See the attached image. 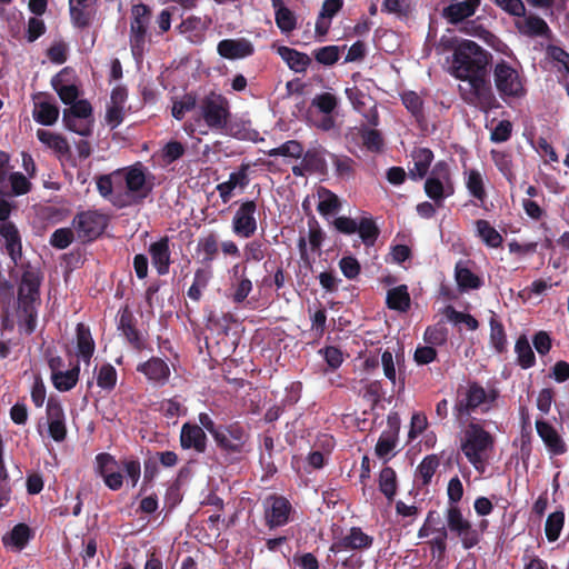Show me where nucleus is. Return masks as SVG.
Returning a JSON list of instances; mask_svg holds the SVG:
<instances>
[{
    "label": "nucleus",
    "instance_id": "1",
    "mask_svg": "<svg viewBox=\"0 0 569 569\" xmlns=\"http://www.w3.org/2000/svg\"><path fill=\"white\" fill-rule=\"evenodd\" d=\"M21 269L17 288V318L20 330L30 336L37 328L43 273L30 262L22 263Z\"/></svg>",
    "mask_w": 569,
    "mask_h": 569
},
{
    "label": "nucleus",
    "instance_id": "2",
    "mask_svg": "<svg viewBox=\"0 0 569 569\" xmlns=\"http://www.w3.org/2000/svg\"><path fill=\"white\" fill-rule=\"evenodd\" d=\"M96 462L104 485L113 491L122 488L124 477L131 487H136L141 477L140 460L132 456L117 460L112 455L101 452L96 456Z\"/></svg>",
    "mask_w": 569,
    "mask_h": 569
},
{
    "label": "nucleus",
    "instance_id": "3",
    "mask_svg": "<svg viewBox=\"0 0 569 569\" xmlns=\"http://www.w3.org/2000/svg\"><path fill=\"white\" fill-rule=\"evenodd\" d=\"M490 59L491 54L477 42L463 40L455 48L451 74L463 81L487 76Z\"/></svg>",
    "mask_w": 569,
    "mask_h": 569
},
{
    "label": "nucleus",
    "instance_id": "4",
    "mask_svg": "<svg viewBox=\"0 0 569 569\" xmlns=\"http://www.w3.org/2000/svg\"><path fill=\"white\" fill-rule=\"evenodd\" d=\"M250 439L249 427L240 421L223 425L213 437L218 450L231 461H239L250 452Z\"/></svg>",
    "mask_w": 569,
    "mask_h": 569
},
{
    "label": "nucleus",
    "instance_id": "5",
    "mask_svg": "<svg viewBox=\"0 0 569 569\" xmlns=\"http://www.w3.org/2000/svg\"><path fill=\"white\" fill-rule=\"evenodd\" d=\"M495 446L493 436L479 423L470 422L465 430L460 449L476 470L482 471L487 452Z\"/></svg>",
    "mask_w": 569,
    "mask_h": 569
},
{
    "label": "nucleus",
    "instance_id": "6",
    "mask_svg": "<svg viewBox=\"0 0 569 569\" xmlns=\"http://www.w3.org/2000/svg\"><path fill=\"white\" fill-rule=\"evenodd\" d=\"M199 114L211 130L222 131L231 118L229 101L222 94L212 92L200 101Z\"/></svg>",
    "mask_w": 569,
    "mask_h": 569
},
{
    "label": "nucleus",
    "instance_id": "7",
    "mask_svg": "<svg viewBox=\"0 0 569 569\" xmlns=\"http://www.w3.org/2000/svg\"><path fill=\"white\" fill-rule=\"evenodd\" d=\"M469 88L459 87L462 100L482 112L500 108L487 76L468 81Z\"/></svg>",
    "mask_w": 569,
    "mask_h": 569
},
{
    "label": "nucleus",
    "instance_id": "8",
    "mask_svg": "<svg viewBox=\"0 0 569 569\" xmlns=\"http://www.w3.org/2000/svg\"><path fill=\"white\" fill-rule=\"evenodd\" d=\"M493 80L496 89L503 100L507 98H521L526 93L518 70L505 60L499 61L495 66Z\"/></svg>",
    "mask_w": 569,
    "mask_h": 569
},
{
    "label": "nucleus",
    "instance_id": "9",
    "mask_svg": "<svg viewBox=\"0 0 569 569\" xmlns=\"http://www.w3.org/2000/svg\"><path fill=\"white\" fill-rule=\"evenodd\" d=\"M455 188L451 180L450 168L446 161H438L425 182V192L438 206L445 198L453 194Z\"/></svg>",
    "mask_w": 569,
    "mask_h": 569
},
{
    "label": "nucleus",
    "instance_id": "10",
    "mask_svg": "<svg viewBox=\"0 0 569 569\" xmlns=\"http://www.w3.org/2000/svg\"><path fill=\"white\" fill-rule=\"evenodd\" d=\"M123 176L127 197L130 203L140 204L152 192L153 183L147 180L146 169L141 162H137L130 167L120 169Z\"/></svg>",
    "mask_w": 569,
    "mask_h": 569
},
{
    "label": "nucleus",
    "instance_id": "11",
    "mask_svg": "<svg viewBox=\"0 0 569 569\" xmlns=\"http://www.w3.org/2000/svg\"><path fill=\"white\" fill-rule=\"evenodd\" d=\"M263 520L269 530L288 525L295 512L291 502L283 496L272 493L262 501Z\"/></svg>",
    "mask_w": 569,
    "mask_h": 569
},
{
    "label": "nucleus",
    "instance_id": "12",
    "mask_svg": "<svg viewBox=\"0 0 569 569\" xmlns=\"http://www.w3.org/2000/svg\"><path fill=\"white\" fill-rule=\"evenodd\" d=\"M107 226V216L97 210L81 211L72 220V227L81 242L96 240L103 233Z\"/></svg>",
    "mask_w": 569,
    "mask_h": 569
},
{
    "label": "nucleus",
    "instance_id": "13",
    "mask_svg": "<svg viewBox=\"0 0 569 569\" xmlns=\"http://www.w3.org/2000/svg\"><path fill=\"white\" fill-rule=\"evenodd\" d=\"M446 520L448 530L460 539L465 549H471L479 543V531L463 517L459 506L447 508Z\"/></svg>",
    "mask_w": 569,
    "mask_h": 569
},
{
    "label": "nucleus",
    "instance_id": "14",
    "mask_svg": "<svg viewBox=\"0 0 569 569\" xmlns=\"http://www.w3.org/2000/svg\"><path fill=\"white\" fill-rule=\"evenodd\" d=\"M130 47L133 56L142 54L146 46L147 30L151 18V10L144 3L133 4L131 8Z\"/></svg>",
    "mask_w": 569,
    "mask_h": 569
},
{
    "label": "nucleus",
    "instance_id": "15",
    "mask_svg": "<svg viewBox=\"0 0 569 569\" xmlns=\"http://www.w3.org/2000/svg\"><path fill=\"white\" fill-rule=\"evenodd\" d=\"M238 203L239 207L232 218V231L236 236L248 239L256 233L258 228L256 218L258 206L256 200L249 199Z\"/></svg>",
    "mask_w": 569,
    "mask_h": 569
},
{
    "label": "nucleus",
    "instance_id": "16",
    "mask_svg": "<svg viewBox=\"0 0 569 569\" xmlns=\"http://www.w3.org/2000/svg\"><path fill=\"white\" fill-rule=\"evenodd\" d=\"M400 432V418L397 412H390L387 417V429L383 430L376 443V455L383 459L391 455L398 443Z\"/></svg>",
    "mask_w": 569,
    "mask_h": 569
},
{
    "label": "nucleus",
    "instance_id": "17",
    "mask_svg": "<svg viewBox=\"0 0 569 569\" xmlns=\"http://www.w3.org/2000/svg\"><path fill=\"white\" fill-rule=\"evenodd\" d=\"M118 329L126 337L129 345L137 351L146 348V339L137 328V319L128 306L122 307L118 312Z\"/></svg>",
    "mask_w": 569,
    "mask_h": 569
},
{
    "label": "nucleus",
    "instance_id": "18",
    "mask_svg": "<svg viewBox=\"0 0 569 569\" xmlns=\"http://www.w3.org/2000/svg\"><path fill=\"white\" fill-rule=\"evenodd\" d=\"M487 391L478 382H471L468 386L466 395L455 405L457 418L468 417L480 406L486 405Z\"/></svg>",
    "mask_w": 569,
    "mask_h": 569
},
{
    "label": "nucleus",
    "instance_id": "19",
    "mask_svg": "<svg viewBox=\"0 0 569 569\" xmlns=\"http://www.w3.org/2000/svg\"><path fill=\"white\" fill-rule=\"evenodd\" d=\"M372 542L373 538L365 533L360 527H352L347 535L340 537L332 543L330 551L337 556L338 553L349 550L355 551L362 548H369Z\"/></svg>",
    "mask_w": 569,
    "mask_h": 569
},
{
    "label": "nucleus",
    "instance_id": "20",
    "mask_svg": "<svg viewBox=\"0 0 569 569\" xmlns=\"http://www.w3.org/2000/svg\"><path fill=\"white\" fill-rule=\"evenodd\" d=\"M180 446L183 450L204 453L208 447V437L197 423L184 422L180 430Z\"/></svg>",
    "mask_w": 569,
    "mask_h": 569
},
{
    "label": "nucleus",
    "instance_id": "21",
    "mask_svg": "<svg viewBox=\"0 0 569 569\" xmlns=\"http://www.w3.org/2000/svg\"><path fill=\"white\" fill-rule=\"evenodd\" d=\"M217 52L223 59H243L254 53V46L247 38L223 39L219 41Z\"/></svg>",
    "mask_w": 569,
    "mask_h": 569
},
{
    "label": "nucleus",
    "instance_id": "22",
    "mask_svg": "<svg viewBox=\"0 0 569 569\" xmlns=\"http://www.w3.org/2000/svg\"><path fill=\"white\" fill-rule=\"evenodd\" d=\"M250 163L242 162L237 171L230 173L229 179L224 182L217 184L216 189L223 203H227L236 188L244 189L249 182Z\"/></svg>",
    "mask_w": 569,
    "mask_h": 569
},
{
    "label": "nucleus",
    "instance_id": "23",
    "mask_svg": "<svg viewBox=\"0 0 569 569\" xmlns=\"http://www.w3.org/2000/svg\"><path fill=\"white\" fill-rule=\"evenodd\" d=\"M137 371L142 373L150 382L160 387L164 386L170 378L168 363L159 357H151L149 360L139 363Z\"/></svg>",
    "mask_w": 569,
    "mask_h": 569
},
{
    "label": "nucleus",
    "instance_id": "24",
    "mask_svg": "<svg viewBox=\"0 0 569 569\" xmlns=\"http://www.w3.org/2000/svg\"><path fill=\"white\" fill-rule=\"evenodd\" d=\"M151 262L159 276L169 273L171 264L170 239L164 236L149 246Z\"/></svg>",
    "mask_w": 569,
    "mask_h": 569
},
{
    "label": "nucleus",
    "instance_id": "25",
    "mask_svg": "<svg viewBox=\"0 0 569 569\" xmlns=\"http://www.w3.org/2000/svg\"><path fill=\"white\" fill-rule=\"evenodd\" d=\"M536 429L550 453L561 456L567 451V446L562 437L548 421L538 419L536 421Z\"/></svg>",
    "mask_w": 569,
    "mask_h": 569
},
{
    "label": "nucleus",
    "instance_id": "26",
    "mask_svg": "<svg viewBox=\"0 0 569 569\" xmlns=\"http://www.w3.org/2000/svg\"><path fill=\"white\" fill-rule=\"evenodd\" d=\"M480 2L481 0L451 2L449 6L443 8L442 16L451 24L460 23L476 13Z\"/></svg>",
    "mask_w": 569,
    "mask_h": 569
},
{
    "label": "nucleus",
    "instance_id": "27",
    "mask_svg": "<svg viewBox=\"0 0 569 569\" xmlns=\"http://www.w3.org/2000/svg\"><path fill=\"white\" fill-rule=\"evenodd\" d=\"M211 23L212 19L208 16H190L183 19L177 29L180 33L188 34V38L192 42L198 43L203 40L204 32L209 29Z\"/></svg>",
    "mask_w": 569,
    "mask_h": 569
},
{
    "label": "nucleus",
    "instance_id": "28",
    "mask_svg": "<svg viewBox=\"0 0 569 569\" xmlns=\"http://www.w3.org/2000/svg\"><path fill=\"white\" fill-rule=\"evenodd\" d=\"M97 0H69L70 18L74 27L84 29L90 26Z\"/></svg>",
    "mask_w": 569,
    "mask_h": 569
},
{
    "label": "nucleus",
    "instance_id": "29",
    "mask_svg": "<svg viewBox=\"0 0 569 569\" xmlns=\"http://www.w3.org/2000/svg\"><path fill=\"white\" fill-rule=\"evenodd\" d=\"M121 176V170H116L110 174H101L97 177V190L100 196L104 199L111 201V203L117 208H124L128 206V201H126L122 194L113 193V178Z\"/></svg>",
    "mask_w": 569,
    "mask_h": 569
},
{
    "label": "nucleus",
    "instance_id": "30",
    "mask_svg": "<svg viewBox=\"0 0 569 569\" xmlns=\"http://www.w3.org/2000/svg\"><path fill=\"white\" fill-rule=\"evenodd\" d=\"M77 355L86 363H89L94 350L96 343L90 328L84 323H78L76 328Z\"/></svg>",
    "mask_w": 569,
    "mask_h": 569
},
{
    "label": "nucleus",
    "instance_id": "31",
    "mask_svg": "<svg viewBox=\"0 0 569 569\" xmlns=\"http://www.w3.org/2000/svg\"><path fill=\"white\" fill-rule=\"evenodd\" d=\"M32 537L33 532L28 525L18 523L9 532L3 535L2 543L6 548L20 551L28 545Z\"/></svg>",
    "mask_w": 569,
    "mask_h": 569
},
{
    "label": "nucleus",
    "instance_id": "32",
    "mask_svg": "<svg viewBox=\"0 0 569 569\" xmlns=\"http://www.w3.org/2000/svg\"><path fill=\"white\" fill-rule=\"evenodd\" d=\"M278 54L297 73H305L312 62L307 53L286 46L278 48Z\"/></svg>",
    "mask_w": 569,
    "mask_h": 569
},
{
    "label": "nucleus",
    "instance_id": "33",
    "mask_svg": "<svg viewBox=\"0 0 569 569\" xmlns=\"http://www.w3.org/2000/svg\"><path fill=\"white\" fill-rule=\"evenodd\" d=\"M455 279L461 291L476 290L483 284L482 279L473 273L463 261L456 263Z\"/></svg>",
    "mask_w": 569,
    "mask_h": 569
},
{
    "label": "nucleus",
    "instance_id": "34",
    "mask_svg": "<svg viewBox=\"0 0 569 569\" xmlns=\"http://www.w3.org/2000/svg\"><path fill=\"white\" fill-rule=\"evenodd\" d=\"M68 73V68L62 69L59 73H57L52 80L51 84L54 91L58 93L59 98L64 104H71L78 100L79 89L76 84H66L63 81V77Z\"/></svg>",
    "mask_w": 569,
    "mask_h": 569
},
{
    "label": "nucleus",
    "instance_id": "35",
    "mask_svg": "<svg viewBox=\"0 0 569 569\" xmlns=\"http://www.w3.org/2000/svg\"><path fill=\"white\" fill-rule=\"evenodd\" d=\"M413 169H410L409 174L412 179H422L429 171L431 162L433 161V152L428 148H419L412 152Z\"/></svg>",
    "mask_w": 569,
    "mask_h": 569
},
{
    "label": "nucleus",
    "instance_id": "36",
    "mask_svg": "<svg viewBox=\"0 0 569 569\" xmlns=\"http://www.w3.org/2000/svg\"><path fill=\"white\" fill-rule=\"evenodd\" d=\"M386 303L389 309L407 312L410 309V295L406 284L395 287L387 292Z\"/></svg>",
    "mask_w": 569,
    "mask_h": 569
},
{
    "label": "nucleus",
    "instance_id": "37",
    "mask_svg": "<svg viewBox=\"0 0 569 569\" xmlns=\"http://www.w3.org/2000/svg\"><path fill=\"white\" fill-rule=\"evenodd\" d=\"M212 270L210 267L198 268L194 271L193 282L187 291V296L194 302H199L202 298V291L208 287L212 279Z\"/></svg>",
    "mask_w": 569,
    "mask_h": 569
},
{
    "label": "nucleus",
    "instance_id": "38",
    "mask_svg": "<svg viewBox=\"0 0 569 569\" xmlns=\"http://www.w3.org/2000/svg\"><path fill=\"white\" fill-rule=\"evenodd\" d=\"M80 376V365L79 361L76 365L67 370H61L60 372H56L51 376V381L54 388L61 392L70 391L76 387L79 381Z\"/></svg>",
    "mask_w": 569,
    "mask_h": 569
},
{
    "label": "nucleus",
    "instance_id": "39",
    "mask_svg": "<svg viewBox=\"0 0 569 569\" xmlns=\"http://www.w3.org/2000/svg\"><path fill=\"white\" fill-rule=\"evenodd\" d=\"M196 251L202 257L201 262L204 263L206 267H210V263L216 259L219 252L217 236L211 232L208 236L200 238L198 240Z\"/></svg>",
    "mask_w": 569,
    "mask_h": 569
},
{
    "label": "nucleus",
    "instance_id": "40",
    "mask_svg": "<svg viewBox=\"0 0 569 569\" xmlns=\"http://www.w3.org/2000/svg\"><path fill=\"white\" fill-rule=\"evenodd\" d=\"M476 233L489 248H499L503 242L502 236L490 224L488 220L479 219L475 222Z\"/></svg>",
    "mask_w": 569,
    "mask_h": 569
},
{
    "label": "nucleus",
    "instance_id": "41",
    "mask_svg": "<svg viewBox=\"0 0 569 569\" xmlns=\"http://www.w3.org/2000/svg\"><path fill=\"white\" fill-rule=\"evenodd\" d=\"M37 138L50 149L54 150L59 156H67L70 153V146L66 138L58 133L48 130L39 129Z\"/></svg>",
    "mask_w": 569,
    "mask_h": 569
},
{
    "label": "nucleus",
    "instance_id": "42",
    "mask_svg": "<svg viewBox=\"0 0 569 569\" xmlns=\"http://www.w3.org/2000/svg\"><path fill=\"white\" fill-rule=\"evenodd\" d=\"M517 363L522 369L532 368L536 365V356L526 335H521L515 345Z\"/></svg>",
    "mask_w": 569,
    "mask_h": 569
},
{
    "label": "nucleus",
    "instance_id": "43",
    "mask_svg": "<svg viewBox=\"0 0 569 569\" xmlns=\"http://www.w3.org/2000/svg\"><path fill=\"white\" fill-rule=\"evenodd\" d=\"M59 117V108L49 101L34 103L33 119L42 126H52Z\"/></svg>",
    "mask_w": 569,
    "mask_h": 569
},
{
    "label": "nucleus",
    "instance_id": "44",
    "mask_svg": "<svg viewBox=\"0 0 569 569\" xmlns=\"http://www.w3.org/2000/svg\"><path fill=\"white\" fill-rule=\"evenodd\" d=\"M302 161L305 162V168L307 167L309 170V174L318 173L321 176L327 174L328 166L327 161L323 157V153L319 149H308L306 152L303 151Z\"/></svg>",
    "mask_w": 569,
    "mask_h": 569
},
{
    "label": "nucleus",
    "instance_id": "45",
    "mask_svg": "<svg viewBox=\"0 0 569 569\" xmlns=\"http://www.w3.org/2000/svg\"><path fill=\"white\" fill-rule=\"evenodd\" d=\"M490 343L499 355L508 351V340L505 327L495 316L490 318Z\"/></svg>",
    "mask_w": 569,
    "mask_h": 569
},
{
    "label": "nucleus",
    "instance_id": "46",
    "mask_svg": "<svg viewBox=\"0 0 569 569\" xmlns=\"http://www.w3.org/2000/svg\"><path fill=\"white\" fill-rule=\"evenodd\" d=\"M398 489L397 475L391 467H383L379 473V490L389 500H393Z\"/></svg>",
    "mask_w": 569,
    "mask_h": 569
},
{
    "label": "nucleus",
    "instance_id": "47",
    "mask_svg": "<svg viewBox=\"0 0 569 569\" xmlns=\"http://www.w3.org/2000/svg\"><path fill=\"white\" fill-rule=\"evenodd\" d=\"M330 159L335 168V174L340 179H350L356 173V161L345 154L330 153Z\"/></svg>",
    "mask_w": 569,
    "mask_h": 569
},
{
    "label": "nucleus",
    "instance_id": "48",
    "mask_svg": "<svg viewBox=\"0 0 569 569\" xmlns=\"http://www.w3.org/2000/svg\"><path fill=\"white\" fill-rule=\"evenodd\" d=\"M548 56L556 62L557 72L560 74L559 82L569 79V53L557 46L548 48Z\"/></svg>",
    "mask_w": 569,
    "mask_h": 569
},
{
    "label": "nucleus",
    "instance_id": "49",
    "mask_svg": "<svg viewBox=\"0 0 569 569\" xmlns=\"http://www.w3.org/2000/svg\"><path fill=\"white\" fill-rule=\"evenodd\" d=\"M492 161L501 174L510 182L513 183L516 174L513 172L511 154L505 151L491 150Z\"/></svg>",
    "mask_w": 569,
    "mask_h": 569
},
{
    "label": "nucleus",
    "instance_id": "50",
    "mask_svg": "<svg viewBox=\"0 0 569 569\" xmlns=\"http://www.w3.org/2000/svg\"><path fill=\"white\" fill-rule=\"evenodd\" d=\"M358 227L359 229L357 230V232L359 233L363 244L366 247L375 246L380 234V230L375 220L372 218L363 217L358 222Z\"/></svg>",
    "mask_w": 569,
    "mask_h": 569
},
{
    "label": "nucleus",
    "instance_id": "51",
    "mask_svg": "<svg viewBox=\"0 0 569 569\" xmlns=\"http://www.w3.org/2000/svg\"><path fill=\"white\" fill-rule=\"evenodd\" d=\"M3 440H0V508L4 507L11 499L12 488L9 473L3 459Z\"/></svg>",
    "mask_w": 569,
    "mask_h": 569
},
{
    "label": "nucleus",
    "instance_id": "52",
    "mask_svg": "<svg viewBox=\"0 0 569 569\" xmlns=\"http://www.w3.org/2000/svg\"><path fill=\"white\" fill-rule=\"evenodd\" d=\"M563 523L565 512L562 510H557L548 516L545 525V532L548 541L553 542L558 540L563 528Z\"/></svg>",
    "mask_w": 569,
    "mask_h": 569
},
{
    "label": "nucleus",
    "instance_id": "53",
    "mask_svg": "<svg viewBox=\"0 0 569 569\" xmlns=\"http://www.w3.org/2000/svg\"><path fill=\"white\" fill-rule=\"evenodd\" d=\"M439 467V459L436 455L426 456L417 467V477L421 479L423 486L431 482V479Z\"/></svg>",
    "mask_w": 569,
    "mask_h": 569
},
{
    "label": "nucleus",
    "instance_id": "54",
    "mask_svg": "<svg viewBox=\"0 0 569 569\" xmlns=\"http://www.w3.org/2000/svg\"><path fill=\"white\" fill-rule=\"evenodd\" d=\"M117 370L111 363H103L97 375V385L106 391H111L117 385Z\"/></svg>",
    "mask_w": 569,
    "mask_h": 569
},
{
    "label": "nucleus",
    "instance_id": "55",
    "mask_svg": "<svg viewBox=\"0 0 569 569\" xmlns=\"http://www.w3.org/2000/svg\"><path fill=\"white\" fill-rule=\"evenodd\" d=\"M270 157H291L299 159L303 154V146L298 140H288L277 148L268 151Z\"/></svg>",
    "mask_w": 569,
    "mask_h": 569
},
{
    "label": "nucleus",
    "instance_id": "56",
    "mask_svg": "<svg viewBox=\"0 0 569 569\" xmlns=\"http://www.w3.org/2000/svg\"><path fill=\"white\" fill-rule=\"evenodd\" d=\"M321 197L322 199L317 206V210L321 216L326 217L339 211L341 202L336 193L328 189H323Z\"/></svg>",
    "mask_w": 569,
    "mask_h": 569
},
{
    "label": "nucleus",
    "instance_id": "57",
    "mask_svg": "<svg viewBox=\"0 0 569 569\" xmlns=\"http://www.w3.org/2000/svg\"><path fill=\"white\" fill-rule=\"evenodd\" d=\"M316 61L323 66H333L340 57V47L330 44L315 49L312 52Z\"/></svg>",
    "mask_w": 569,
    "mask_h": 569
},
{
    "label": "nucleus",
    "instance_id": "58",
    "mask_svg": "<svg viewBox=\"0 0 569 569\" xmlns=\"http://www.w3.org/2000/svg\"><path fill=\"white\" fill-rule=\"evenodd\" d=\"M186 148L183 143L177 140H171L161 149V159L164 166H169L183 157Z\"/></svg>",
    "mask_w": 569,
    "mask_h": 569
},
{
    "label": "nucleus",
    "instance_id": "59",
    "mask_svg": "<svg viewBox=\"0 0 569 569\" xmlns=\"http://www.w3.org/2000/svg\"><path fill=\"white\" fill-rule=\"evenodd\" d=\"M66 128L82 137H89L93 129V119L62 118Z\"/></svg>",
    "mask_w": 569,
    "mask_h": 569
},
{
    "label": "nucleus",
    "instance_id": "60",
    "mask_svg": "<svg viewBox=\"0 0 569 569\" xmlns=\"http://www.w3.org/2000/svg\"><path fill=\"white\" fill-rule=\"evenodd\" d=\"M362 144L368 151L380 152L383 148V138L377 129H362L360 131Z\"/></svg>",
    "mask_w": 569,
    "mask_h": 569
},
{
    "label": "nucleus",
    "instance_id": "61",
    "mask_svg": "<svg viewBox=\"0 0 569 569\" xmlns=\"http://www.w3.org/2000/svg\"><path fill=\"white\" fill-rule=\"evenodd\" d=\"M466 184H467V189L469 190V192L477 200H480V201L485 200V198L487 197V193L485 190L482 176L478 170L472 169L469 171Z\"/></svg>",
    "mask_w": 569,
    "mask_h": 569
},
{
    "label": "nucleus",
    "instance_id": "62",
    "mask_svg": "<svg viewBox=\"0 0 569 569\" xmlns=\"http://www.w3.org/2000/svg\"><path fill=\"white\" fill-rule=\"evenodd\" d=\"M423 339L432 347L442 346L448 340V329L441 323L429 326L425 331Z\"/></svg>",
    "mask_w": 569,
    "mask_h": 569
},
{
    "label": "nucleus",
    "instance_id": "63",
    "mask_svg": "<svg viewBox=\"0 0 569 569\" xmlns=\"http://www.w3.org/2000/svg\"><path fill=\"white\" fill-rule=\"evenodd\" d=\"M381 10L397 14L400 18H407L412 10L411 0H383Z\"/></svg>",
    "mask_w": 569,
    "mask_h": 569
},
{
    "label": "nucleus",
    "instance_id": "64",
    "mask_svg": "<svg viewBox=\"0 0 569 569\" xmlns=\"http://www.w3.org/2000/svg\"><path fill=\"white\" fill-rule=\"evenodd\" d=\"M86 118L93 119L92 106L88 100H77L63 110V118Z\"/></svg>",
    "mask_w": 569,
    "mask_h": 569
}]
</instances>
